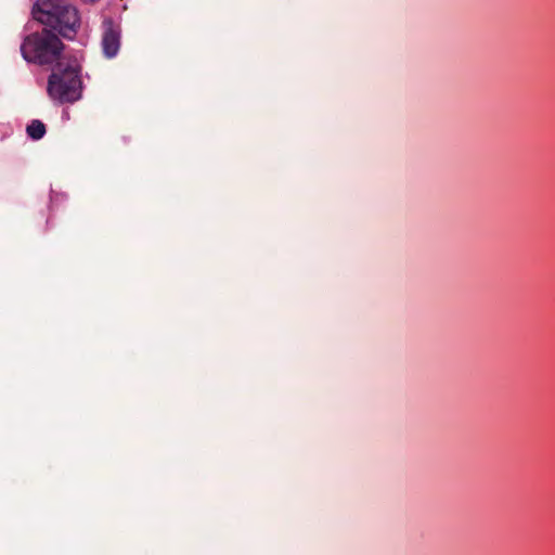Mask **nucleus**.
<instances>
[{"label": "nucleus", "mask_w": 555, "mask_h": 555, "mask_svg": "<svg viewBox=\"0 0 555 555\" xmlns=\"http://www.w3.org/2000/svg\"><path fill=\"white\" fill-rule=\"evenodd\" d=\"M31 16L46 27V35H53L52 31L77 34L82 23L78 9L67 0H36Z\"/></svg>", "instance_id": "f257e3e1"}, {"label": "nucleus", "mask_w": 555, "mask_h": 555, "mask_svg": "<svg viewBox=\"0 0 555 555\" xmlns=\"http://www.w3.org/2000/svg\"><path fill=\"white\" fill-rule=\"evenodd\" d=\"M80 65L76 57L60 60L48 79V94L61 104L74 103L81 98Z\"/></svg>", "instance_id": "f03ea898"}, {"label": "nucleus", "mask_w": 555, "mask_h": 555, "mask_svg": "<svg viewBox=\"0 0 555 555\" xmlns=\"http://www.w3.org/2000/svg\"><path fill=\"white\" fill-rule=\"evenodd\" d=\"M63 49L60 37H25L21 44L23 57L40 65L68 60L70 56L63 54Z\"/></svg>", "instance_id": "7ed1b4c3"}, {"label": "nucleus", "mask_w": 555, "mask_h": 555, "mask_svg": "<svg viewBox=\"0 0 555 555\" xmlns=\"http://www.w3.org/2000/svg\"><path fill=\"white\" fill-rule=\"evenodd\" d=\"M102 49L107 59L116 56L120 49L119 37H102Z\"/></svg>", "instance_id": "20e7f679"}, {"label": "nucleus", "mask_w": 555, "mask_h": 555, "mask_svg": "<svg viewBox=\"0 0 555 555\" xmlns=\"http://www.w3.org/2000/svg\"><path fill=\"white\" fill-rule=\"evenodd\" d=\"M26 132L33 140H40L46 134V125L38 119H34L27 126Z\"/></svg>", "instance_id": "39448f33"}, {"label": "nucleus", "mask_w": 555, "mask_h": 555, "mask_svg": "<svg viewBox=\"0 0 555 555\" xmlns=\"http://www.w3.org/2000/svg\"><path fill=\"white\" fill-rule=\"evenodd\" d=\"M103 26H104L103 35H109V36L119 35L121 31L119 24H117L113 21H104Z\"/></svg>", "instance_id": "423d86ee"}]
</instances>
